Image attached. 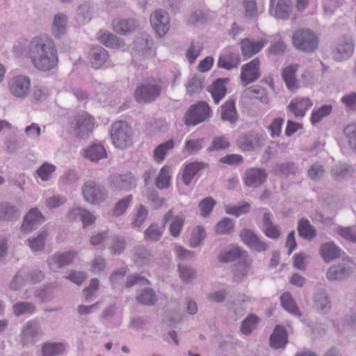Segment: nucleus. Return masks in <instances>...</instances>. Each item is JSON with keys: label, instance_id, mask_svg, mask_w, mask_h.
<instances>
[{"label": "nucleus", "instance_id": "2f4dec72", "mask_svg": "<svg viewBox=\"0 0 356 356\" xmlns=\"http://www.w3.org/2000/svg\"><path fill=\"white\" fill-rule=\"evenodd\" d=\"M84 156L92 162H98L107 156L104 147L100 143H94L84 151Z\"/></svg>", "mask_w": 356, "mask_h": 356}, {"label": "nucleus", "instance_id": "9b49d317", "mask_svg": "<svg viewBox=\"0 0 356 356\" xmlns=\"http://www.w3.org/2000/svg\"><path fill=\"white\" fill-rule=\"evenodd\" d=\"M291 0H270L269 12L277 19H286L291 12Z\"/></svg>", "mask_w": 356, "mask_h": 356}, {"label": "nucleus", "instance_id": "58836bf2", "mask_svg": "<svg viewBox=\"0 0 356 356\" xmlns=\"http://www.w3.org/2000/svg\"><path fill=\"white\" fill-rule=\"evenodd\" d=\"M225 83V79H218L209 88V92L216 104H218L227 92Z\"/></svg>", "mask_w": 356, "mask_h": 356}, {"label": "nucleus", "instance_id": "2eb2a0df", "mask_svg": "<svg viewBox=\"0 0 356 356\" xmlns=\"http://www.w3.org/2000/svg\"><path fill=\"white\" fill-rule=\"evenodd\" d=\"M136 186L134 177L129 175H113L111 177V188L113 191H130Z\"/></svg>", "mask_w": 356, "mask_h": 356}, {"label": "nucleus", "instance_id": "6e6d98bb", "mask_svg": "<svg viewBox=\"0 0 356 356\" xmlns=\"http://www.w3.org/2000/svg\"><path fill=\"white\" fill-rule=\"evenodd\" d=\"M351 167L346 163H338L332 169V175L335 180L340 181L352 174Z\"/></svg>", "mask_w": 356, "mask_h": 356}, {"label": "nucleus", "instance_id": "de8ad7c7", "mask_svg": "<svg viewBox=\"0 0 356 356\" xmlns=\"http://www.w3.org/2000/svg\"><path fill=\"white\" fill-rule=\"evenodd\" d=\"M66 349L64 343H47L42 348L43 356H58L63 354Z\"/></svg>", "mask_w": 356, "mask_h": 356}, {"label": "nucleus", "instance_id": "7ed1b4c3", "mask_svg": "<svg viewBox=\"0 0 356 356\" xmlns=\"http://www.w3.org/2000/svg\"><path fill=\"white\" fill-rule=\"evenodd\" d=\"M292 43L298 50L311 53L318 46L317 35L310 29H300L296 31L292 37Z\"/></svg>", "mask_w": 356, "mask_h": 356}, {"label": "nucleus", "instance_id": "4be33fe9", "mask_svg": "<svg viewBox=\"0 0 356 356\" xmlns=\"http://www.w3.org/2000/svg\"><path fill=\"white\" fill-rule=\"evenodd\" d=\"M170 220L171 222L169 227L170 233L173 237H178L183 229L184 218L181 215L173 216L172 211L170 210L163 216V224L164 226Z\"/></svg>", "mask_w": 356, "mask_h": 356}, {"label": "nucleus", "instance_id": "09e8293b", "mask_svg": "<svg viewBox=\"0 0 356 356\" xmlns=\"http://www.w3.org/2000/svg\"><path fill=\"white\" fill-rule=\"evenodd\" d=\"M47 237V232L42 229L36 236L29 238L26 241V244L33 252L42 250L44 245V241Z\"/></svg>", "mask_w": 356, "mask_h": 356}, {"label": "nucleus", "instance_id": "8fccbe9b", "mask_svg": "<svg viewBox=\"0 0 356 356\" xmlns=\"http://www.w3.org/2000/svg\"><path fill=\"white\" fill-rule=\"evenodd\" d=\"M147 216L148 210L144 205L140 204L136 207L131 221L132 227L140 228L147 218Z\"/></svg>", "mask_w": 356, "mask_h": 356}, {"label": "nucleus", "instance_id": "f03ea898", "mask_svg": "<svg viewBox=\"0 0 356 356\" xmlns=\"http://www.w3.org/2000/svg\"><path fill=\"white\" fill-rule=\"evenodd\" d=\"M110 136L113 144L117 148L123 149L132 144V129L125 121L113 123L110 129Z\"/></svg>", "mask_w": 356, "mask_h": 356}, {"label": "nucleus", "instance_id": "4c0bfd02", "mask_svg": "<svg viewBox=\"0 0 356 356\" xmlns=\"http://www.w3.org/2000/svg\"><path fill=\"white\" fill-rule=\"evenodd\" d=\"M233 99H229L221 106V118L234 124L237 120V113Z\"/></svg>", "mask_w": 356, "mask_h": 356}, {"label": "nucleus", "instance_id": "f257e3e1", "mask_svg": "<svg viewBox=\"0 0 356 356\" xmlns=\"http://www.w3.org/2000/svg\"><path fill=\"white\" fill-rule=\"evenodd\" d=\"M27 55L33 65L42 72L50 71L58 65V56L55 42L46 34L35 36L30 40Z\"/></svg>", "mask_w": 356, "mask_h": 356}, {"label": "nucleus", "instance_id": "bf43d9fd", "mask_svg": "<svg viewBox=\"0 0 356 356\" xmlns=\"http://www.w3.org/2000/svg\"><path fill=\"white\" fill-rule=\"evenodd\" d=\"M164 231V225L159 226L156 223H152L145 231V238L152 241H157L161 237Z\"/></svg>", "mask_w": 356, "mask_h": 356}, {"label": "nucleus", "instance_id": "b1692460", "mask_svg": "<svg viewBox=\"0 0 356 356\" xmlns=\"http://www.w3.org/2000/svg\"><path fill=\"white\" fill-rule=\"evenodd\" d=\"M67 217L69 220L80 219L83 227L92 225L96 219L95 216L90 211L79 207L70 209Z\"/></svg>", "mask_w": 356, "mask_h": 356}, {"label": "nucleus", "instance_id": "c9c22d12", "mask_svg": "<svg viewBox=\"0 0 356 356\" xmlns=\"http://www.w3.org/2000/svg\"><path fill=\"white\" fill-rule=\"evenodd\" d=\"M287 343V335L284 328L282 326H276L273 333L270 337V346L274 348H284Z\"/></svg>", "mask_w": 356, "mask_h": 356}, {"label": "nucleus", "instance_id": "4468645a", "mask_svg": "<svg viewBox=\"0 0 356 356\" xmlns=\"http://www.w3.org/2000/svg\"><path fill=\"white\" fill-rule=\"evenodd\" d=\"M44 220L42 213L36 208L31 209L25 216L22 230L29 233L35 230Z\"/></svg>", "mask_w": 356, "mask_h": 356}, {"label": "nucleus", "instance_id": "338daca9", "mask_svg": "<svg viewBox=\"0 0 356 356\" xmlns=\"http://www.w3.org/2000/svg\"><path fill=\"white\" fill-rule=\"evenodd\" d=\"M51 95V90L46 86H35L33 88L32 97L34 102H40L46 100Z\"/></svg>", "mask_w": 356, "mask_h": 356}, {"label": "nucleus", "instance_id": "37998d69", "mask_svg": "<svg viewBox=\"0 0 356 356\" xmlns=\"http://www.w3.org/2000/svg\"><path fill=\"white\" fill-rule=\"evenodd\" d=\"M332 111V106L324 104L318 108L315 107L310 116V122L313 125L319 123L324 118L328 116Z\"/></svg>", "mask_w": 356, "mask_h": 356}, {"label": "nucleus", "instance_id": "79ce46f5", "mask_svg": "<svg viewBox=\"0 0 356 356\" xmlns=\"http://www.w3.org/2000/svg\"><path fill=\"white\" fill-rule=\"evenodd\" d=\"M19 216V210L8 202L0 203V220H11Z\"/></svg>", "mask_w": 356, "mask_h": 356}, {"label": "nucleus", "instance_id": "6ab92c4d", "mask_svg": "<svg viewBox=\"0 0 356 356\" xmlns=\"http://www.w3.org/2000/svg\"><path fill=\"white\" fill-rule=\"evenodd\" d=\"M353 50V44L350 40H339L332 51V58L337 61L345 60L352 56Z\"/></svg>", "mask_w": 356, "mask_h": 356}, {"label": "nucleus", "instance_id": "393cba45", "mask_svg": "<svg viewBox=\"0 0 356 356\" xmlns=\"http://www.w3.org/2000/svg\"><path fill=\"white\" fill-rule=\"evenodd\" d=\"M351 273L350 266L342 262L332 266L327 272V278L330 281L343 280L349 276Z\"/></svg>", "mask_w": 356, "mask_h": 356}, {"label": "nucleus", "instance_id": "774afa93", "mask_svg": "<svg viewBox=\"0 0 356 356\" xmlns=\"http://www.w3.org/2000/svg\"><path fill=\"white\" fill-rule=\"evenodd\" d=\"M336 232L346 241L356 243L355 227H337Z\"/></svg>", "mask_w": 356, "mask_h": 356}, {"label": "nucleus", "instance_id": "49530a36", "mask_svg": "<svg viewBox=\"0 0 356 356\" xmlns=\"http://www.w3.org/2000/svg\"><path fill=\"white\" fill-rule=\"evenodd\" d=\"M240 62L241 60L238 54H229L219 57L218 65L226 70H231L237 67Z\"/></svg>", "mask_w": 356, "mask_h": 356}, {"label": "nucleus", "instance_id": "9d476101", "mask_svg": "<svg viewBox=\"0 0 356 356\" xmlns=\"http://www.w3.org/2000/svg\"><path fill=\"white\" fill-rule=\"evenodd\" d=\"M76 255L77 252L74 250L55 254L47 259V264L52 271H56L58 268L72 264Z\"/></svg>", "mask_w": 356, "mask_h": 356}, {"label": "nucleus", "instance_id": "f704fd0d", "mask_svg": "<svg viewBox=\"0 0 356 356\" xmlns=\"http://www.w3.org/2000/svg\"><path fill=\"white\" fill-rule=\"evenodd\" d=\"M112 25L115 32L122 35L131 33L136 28V21L133 19H115Z\"/></svg>", "mask_w": 356, "mask_h": 356}, {"label": "nucleus", "instance_id": "a211bd4d", "mask_svg": "<svg viewBox=\"0 0 356 356\" xmlns=\"http://www.w3.org/2000/svg\"><path fill=\"white\" fill-rule=\"evenodd\" d=\"M40 326L36 320L26 322L22 327L20 333L21 341L23 344L33 343L34 339L39 335Z\"/></svg>", "mask_w": 356, "mask_h": 356}, {"label": "nucleus", "instance_id": "dca6fc26", "mask_svg": "<svg viewBox=\"0 0 356 356\" xmlns=\"http://www.w3.org/2000/svg\"><path fill=\"white\" fill-rule=\"evenodd\" d=\"M237 143L243 151H252L262 145V138L258 134L251 131L240 136Z\"/></svg>", "mask_w": 356, "mask_h": 356}, {"label": "nucleus", "instance_id": "0e129e2a", "mask_svg": "<svg viewBox=\"0 0 356 356\" xmlns=\"http://www.w3.org/2000/svg\"><path fill=\"white\" fill-rule=\"evenodd\" d=\"M245 17L248 19H255L259 15L255 0H243Z\"/></svg>", "mask_w": 356, "mask_h": 356}, {"label": "nucleus", "instance_id": "f8f14e48", "mask_svg": "<svg viewBox=\"0 0 356 356\" xmlns=\"http://www.w3.org/2000/svg\"><path fill=\"white\" fill-rule=\"evenodd\" d=\"M313 102L308 97H296L291 100L287 106V109L291 111L296 118H303L307 111L312 106Z\"/></svg>", "mask_w": 356, "mask_h": 356}, {"label": "nucleus", "instance_id": "864d4df0", "mask_svg": "<svg viewBox=\"0 0 356 356\" xmlns=\"http://www.w3.org/2000/svg\"><path fill=\"white\" fill-rule=\"evenodd\" d=\"M136 300L140 304L153 305L156 302L158 298L152 289L146 288L137 294Z\"/></svg>", "mask_w": 356, "mask_h": 356}, {"label": "nucleus", "instance_id": "72a5a7b5", "mask_svg": "<svg viewBox=\"0 0 356 356\" xmlns=\"http://www.w3.org/2000/svg\"><path fill=\"white\" fill-rule=\"evenodd\" d=\"M97 37L98 40L107 47L118 49L124 45L120 38L111 33L100 31L97 33Z\"/></svg>", "mask_w": 356, "mask_h": 356}, {"label": "nucleus", "instance_id": "5701e85b", "mask_svg": "<svg viewBox=\"0 0 356 356\" xmlns=\"http://www.w3.org/2000/svg\"><path fill=\"white\" fill-rule=\"evenodd\" d=\"M241 48L243 55L246 58H250L259 52L267 44L266 40H252L249 38L241 41Z\"/></svg>", "mask_w": 356, "mask_h": 356}, {"label": "nucleus", "instance_id": "3c124183", "mask_svg": "<svg viewBox=\"0 0 356 356\" xmlns=\"http://www.w3.org/2000/svg\"><path fill=\"white\" fill-rule=\"evenodd\" d=\"M280 301L281 305L286 311L294 316H301V313L300 312L294 300L292 298L290 293H283L280 297Z\"/></svg>", "mask_w": 356, "mask_h": 356}, {"label": "nucleus", "instance_id": "a19ab883", "mask_svg": "<svg viewBox=\"0 0 356 356\" xmlns=\"http://www.w3.org/2000/svg\"><path fill=\"white\" fill-rule=\"evenodd\" d=\"M151 260L152 255L147 248L138 246L134 249L133 261L136 265L139 266H145L148 264Z\"/></svg>", "mask_w": 356, "mask_h": 356}, {"label": "nucleus", "instance_id": "0eeeda50", "mask_svg": "<svg viewBox=\"0 0 356 356\" xmlns=\"http://www.w3.org/2000/svg\"><path fill=\"white\" fill-rule=\"evenodd\" d=\"M8 86L12 95L19 99H24L30 94L31 79L25 75H17L9 80Z\"/></svg>", "mask_w": 356, "mask_h": 356}, {"label": "nucleus", "instance_id": "13d9d810", "mask_svg": "<svg viewBox=\"0 0 356 356\" xmlns=\"http://www.w3.org/2000/svg\"><path fill=\"white\" fill-rule=\"evenodd\" d=\"M133 201V195H128L118 200L113 209V215L119 217L124 214Z\"/></svg>", "mask_w": 356, "mask_h": 356}, {"label": "nucleus", "instance_id": "412c9836", "mask_svg": "<svg viewBox=\"0 0 356 356\" xmlns=\"http://www.w3.org/2000/svg\"><path fill=\"white\" fill-rule=\"evenodd\" d=\"M152 45V41L147 35L142 36L133 42L131 50L135 55L149 56L153 54Z\"/></svg>", "mask_w": 356, "mask_h": 356}, {"label": "nucleus", "instance_id": "20e7f679", "mask_svg": "<svg viewBox=\"0 0 356 356\" xmlns=\"http://www.w3.org/2000/svg\"><path fill=\"white\" fill-rule=\"evenodd\" d=\"M161 90L159 81L154 79L145 81L135 91L136 99L140 103L152 102L160 95Z\"/></svg>", "mask_w": 356, "mask_h": 356}, {"label": "nucleus", "instance_id": "e433bc0d", "mask_svg": "<svg viewBox=\"0 0 356 356\" xmlns=\"http://www.w3.org/2000/svg\"><path fill=\"white\" fill-rule=\"evenodd\" d=\"M297 229L299 236L307 241H312L316 236V229L306 218H301L298 221Z\"/></svg>", "mask_w": 356, "mask_h": 356}, {"label": "nucleus", "instance_id": "4d7b16f0", "mask_svg": "<svg viewBox=\"0 0 356 356\" xmlns=\"http://www.w3.org/2000/svg\"><path fill=\"white\" fill-rule=\"evenodd\" d=\"M171 178V170L169 166H163L157 176L155 184L159 189H164L168 187Z\"/></svg>", "mask_w": 356, "mask_h": 356}, {"label": "nucleus", "instance_id": "f3484780", "mask_svg": "<svg viewBox=\"0 0 356 356\" xmlns=\"http://www.w3.org/2000/svg\"><path fill=\"white\" fill-rule=\"evenodd\" d=\"M68 17L64 13L54 15L51 26V33L56 38H60L67 31Z\"/></svg>", "mask_w": 356, "mask_h": 356}, {"label": "nucleus", "instance_id": "c03bdc74", "mask_svg": "<svg viewBox=\"0 0 356 356\" xmlns=\"http://www.w3.org/2000/svg\"><path fill=\"white\" fill-rule=\"evenodd\" d=\"M314 306L320 312L326 314L331 309V302L324 291H318L314 296Z\"/></svg>", "mask_w": 356, "mask_h": 356}, {"label": "nucleus", "instance_id": "c85d7f7f", "mask_svg": "<svg viewBox=\"0 0 356 356\" xmlns=\"http://www.w3.org/2000/svg\"><path fill=\"white\" fill-rule=\"evenodd\" d=\"M94 127V118L86 113L79 114L76 117V130L81 136L92 131Z\"/></svg>", "mask_w": 356, "mask_h": 356}, {"label": "nucleus", "instance_id": "c756f323", "mask_svg": "<svg viewBox=\"0 0 356 356\" xmlns=\"http://www.w3.org/2000/svg\"><path fill=\"white\" fill-rule=\"evenodd\" d=\"M299 67L298 64H291L282 70V79L284 81L287 88L293 90L298 88L296 72Z\"/></svg>", "mask_w": 356, "mask_h": 356}, {"label": "nucleus", "instance_id": "ddd939ff", "mask_svg": "<svg viewBox=\"0 0 356 356\" xmlns=\"http://www.w3.org/2000/svg\"><path fill=\"white\" fill-rule=\"evenodd\" d=\"M267 177V173L263 168H252L246 170L244 174V182L248 187H258Z\"/></svg>", "mask_w": 356, "mask_h": 356}, {"label": "nucleus", "instance_id": "603ef678", "mask_svg": "<svg viewBox=\"0 0 356 356\" xmlns=\"http://www.w3.org/2000/svg\"><path fill=\"white\" fill-rule=\"evenodd\" d=\"M56 165L48 162H44L35 171L37 177L40 178L42 181H48L52 177L56 171Z\"/></svg>", "mask_w": 356, "mask_h": 356}, {"label": "nucleus", "instance_id": "69168bd1", "mask_svg": "<svg viewBox=\"0 0 356 356\" xmlns=\"http://www.w3.org/2000/svg\"><path fill=\"white\" fill-rule=\"evenodd\" d=\"M259 318L253 314L247 316L241 323V332L245 334L249 335L253 330H254L258 324Z\"/></svg>", "mask_w": 356, "mask_h": 356}, {"label": "nucleus", "instance_id": "cd10ccee", "mask_svg": "<svg viewBox=\"0 0 356 356\" xmlns=\"http://www.w3.org/2000/svg\"><path fill=\"white\" fill-rule=\"evenodd\" d=\"M271 214L269 212L264 213L262 220V231L264 234L272 239H277L281 235L280 228L270 220Z\"/></svg>", "mask_w": 356, "mask_h": 356}, {"label": "nucleus", "instance_id": "39448f33", "mask_svg": "<svg viewBox=\"0 0 356 356\" xmlns=\"http://www.w3.org/2000/svg\"><path fill=\"white\" fill-rule=\"evenodd\" d=\"M81 191L83 199L90 204H100L108 197L106 188L95 181L89 180L85 182Z\"/></svg>", "mask_w": 356, "mask_h": 356}, {"label": "nucleus", "instance_id": "a18cd8bd", "mask_svg": "<svg viewBox=\"0 0 356 356\" xmlns=\"http://www.w3.org/2000/svg\"><path fill=\"white\" fill-rule=\"evenodd\" d=\"M175 147L173 140H169L162 144L158 145L154 150V159L156 163L162 162L168 153Z\"/></svg>", "mask_w": 356, "mask_h": 356}, {"label": "nucleus", "instance_id": "a878e982", "mask_svg": "<svg viewBox=\"0 0 356 356\" xmlns=\"http://www.w3.org/2000/svg\"><path fill=\"white\" fill-rule=\"evenodd\" d=\"M100 320L106 327H113L121 324L122 316L116 314L115 305H110L103 310Z\"/></svg>", "mask_w": 356, "mask_h": 356}, {"label": "nucleus", "instance_id": "e2e57ef3", "mask_svg": "<svg viewBox=\"0 0 356 356\" xmlns=\"http://www.w3.org/2000/svg\"><path fill=\"white\" fill-rule=\"evenodd\" d=\"M179 275L182 282L190 283L196 276L195 270L187 265H178Z\"/></svg>", "mask_w": 356, "mask_h": 356}, {"label": "nucleus", "instance_id": "bb28decb", "mask_svg": "<svg viewBox=\"0 0 356 356\" xmlns=\"http://www.w3.org/2000/svg\"><path fill=\"white\" fill-rule=\"evenodd\" d=\"M95 10L94 5L85 2L78 6L74 19L79 24L84 25L92 19Z\"/></svg>", "mask_w": 356, "mask_h": 356}, {"label": "nucleus", "instance_id": "6e6552de", "mask_svg": "<svg viewBox=\"0 0 356 356\" xmlns=\"http://www.w3.org/2000/svg\"><path fill=\"white\" fill-rule=\"evenodd\" d=\"M150 23L156 35L159 38H161L169 31V15L166 11L163 10H156L150 16Z\"/></svg>", "mask_w": 356, "mask_h": 356}, {"label": "nucleus", "instance_id": "1a4fd4ad", "mask_svg": "<svg viewBox=\"0 0 356 356\" xmlns=\"http://www.w3.org/2000/svg\"><path fill=\"white\" fill-rule=\"evenodd\" d=\"M259 68L260 61L257 58L242 66L241 79L243 86L252 83L259 78Z\"/></svg>", "mask_w": 356, "mask_h": 356}, {"label": "nucleus", "instance_id": "ea45409f", "mask_svg": "<svg viewBox=\"0 0 356 356\" xmlns=\"http://www.w3.org/2000/svg\"><path fill=\"white\" fill-rule=\"evenodd\" d=\"M202 167V163L199 162H192L187 164L184 168L182 175L184 184L189 186Z\"/></svg>", "mask_w": 356, "mask_h": 356}, {"label": "nucleus", "instance_id": "423d86ee", "mask_svg": "<svg viewBox=\"0 0 356 356\" xmlns=\"http://www.w3.org/2000/svg\"><path fill=\"white\" fill-rule=\"evenodd\" d=\"M211 110L209 104L204 102H200L192 105L186 111L184 119L188 126H195L210 118Z\"/></svg>", "mask_w": 356, "mask_h": 356}, {"label": "nucleus", "instance_id": "5fc2aeb1", "mask_svg": "<svg viewBox=\"0 0 356 356\" xmlns=\"http://www.w3.org/2000/svg\"><path fill=\"white\" fill-rule=\"evenodd\" d=\"M13 311L16 316L25 314L31 315L35 312V306L31 302H17L13 305Z\"/></svg>", "mask_w": 356, "mask_h": 356}, {"label": "nucleus", "instance_id": "680f3d73", "mask_svg": "<svg viewBox=\"0 0 356 356\" xmlns=\"http://www.w3.org/2000/svg\"><path fill=\"white\" fill-rule=\"evenodd\" d=\"M242 250L238 247H232L226 249L219 254V260L222 262H230L241 255Z\"/></svg>", "mask_w": 356, "mask_h": 356}, {"label": "nucleus", "instance_id": "473e14b6", "mask_svg": "<svg viewBox=\"0 0 356 356\" xmlns=\"http://www.w3.org/2000/svg\"><path fill=\"white\" fill-rule=\"evenodd\" d=\"M108 53L102 47H95L91 49L90 53V61L92 67L98 69L101 67L108 59Z\"/></svg>", "mask_w": 356, "mask_h": 356}, {"label": "nucleus", "instance_id": "aec40b11", "mask_svg": "<svg viewBox=\"0 0 356 356\" xmlns=\"http://www.w3.org/2000/svg\"><path fill=\"white\" fill-rule=\"evenodd\" d=\"M240 236L242 241L251 249L258 252L266 251L268 245L250 229H243L241 232Z\"/></svg>", "mask_w": 356, "mask_h": 356}, {"label": "nucleus", "instance_id": "7c9ffc66", "mask_svg": "<svg viewBox=\"0 0 356 356\" xmlns=\"http://www.w3.org/2000/svg\"><path fill=\"white\" fill-rule=\"evenodd\" d=\"M341 253V250L332 241L322 244L320 248L321 256L325 262L339 257Z\"/></svg>", "mask_w": 356, "mask_h": 356}, {"label": "nucleus", "instance_id": "052dcab7", "mask_svg": "<svg viewBox=\"0 0 356 356\" xmlns=\"http://www.w3.org/2000/svg\"><path fill=\"white\" fill-rule=\"evenodd\" d=\"M250 270V263L247 260L238 261L234 268V275L235 280L239 281L246 277Z\"/></svg>", "mask_w": 356, "mask_h": 356}]
</instances>
